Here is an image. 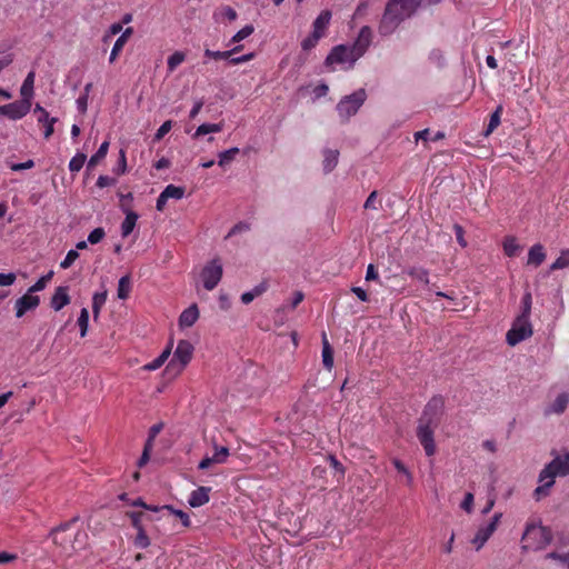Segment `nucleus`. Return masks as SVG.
Returning <instances> with one entry per match:
<instances>
[{
  "label": "nucleus",
  "mask_w": 569,
  "mask_h": 569,
  "mask_svg": "<svg viewBox=\"0 0 569 569\" xmlns=\"http://www.w3.org/2000/svg\"><path fill=\"white\" fill-rule=\"evenodd\" d=\"M443 408V398L440 396L432 397L426 405L422 415L418 420L417 437L428 457L436 453L433 433L440 425Z\"/></svg>",
  "instance_id": "obj_1"
},
{
  "label": "nucleus",
  "mask_w": 569,
  "mask_h": 569,
  "mask_svg": "<svg viewBox=\"0 0 569 569\" xmlns=\"http://www.w3.org/2000/svg\"><path fill=\"white\" fill-rule=\"evenodd\" d=\"M422 0H389L379 22L378 31L381 36H390L402 21L412 17Z\"/></svg>",
  "instance_id": "obj_2"
},
{
  "label": "nucleus",
  "mask_w": 569,
  "mask_h": 569,
  "mask_svg": "<svg viewBox=\"0 0 569 569\" xmlns=\"http://www.w3.org/2000/svg\"><path fill=\"white\" fill-rule=\"evenodd\" d=\"M76 521L77 518H73L70 521L53 528L50 532L53 543L59 546L68 556L74 551L83 549L86 546L87 533L80 530H71Z\"/></svg>",
  "instance_id": "obj_3"
},
{
  "label": "nucleus",
  "mask_w": 569,
  "mask_h": 569,
  "mask_svg": "<svg viewBox=\"0 0 569 569\" xmlns=\"http://www.w3.org/2000/svg\"><path fill=\"white\" fill-rule=\"evenodd\" d=\"M525 550H541L552 540L551 530L548 527L528 523L521 538Z\"/></svg>",
  "instance_id": "obj_4"
},
{
  "label": "nucleus",
  "mask_w": 569,
  "mask_h": 569,
  "mask_svg": "<svg viewBox=\"0 0 569 569\" xmlns=\"http://www.w3.org/2000/svg\"><path fill=\"white\" fill-rule=\"evenodd\" d=\"M552 455H555L553 459L539 472V482L546 479L555 480L556 477L569 476V451L565 455H556L555 451H552Z\"/></svg>",
  "instance_id": "obj_5"
},
{
  "label": "nucleus",
  "mask_w": 569,
  "mask_h": 569,
  "mask_svg": "<svg viewBox=\"0 0 569 569\" xmlns=\"http://www.w3.org/2000/svg\"><path fill=\"white\" fill-rule=\"evenodd\" d=\"M367 93L365 89H359L351 94L345 96L337 104L339 117L343 121H348L355 116L360 107L365 103Z\"/></svg>",
  "instance_id": "obj_6"
},
{
  "label": "nucleus",
  "mask_w": 569,
  "mask_h": 569,
  "mask_svg": "<svg viewBox=\"0 0 569 569\" xmlns=\"http://www.w3.org/2000/svg\"><path fill=\"white\" fill-rule=\"evenodd\" d=\"M531 336L532 326L530 323V319L518 316L513 321L511 329L507 332L506 339L508 345L516 346Z\"/></svg>",
  "instance_id": "obj_7"
},
{
  "label": "nucleus",
  "mask_w": 569,
  "mask_h": 569,
  "mask_svg": "<svg viewBox=\"0 0 569 569\" xmlns=\"http://www.w3.org/2000/svg\"><path fill=\"white\" fill-rule=\"evenodd\" d=\"M193 346L188 340H180L167 370L181 372L192 358Z\"/></svg>",
  "instance_id": "obj_8"
},
{
  "label": "nucleus",
  "mask_w": 569,
  "mask_h": 569,
  "mask_svg": "<svg viewBox=\"0 0 569 569\" xmlns=\"http://www.w3.org/2000/svg\"><path fill=\"white\" fill-rule=\"evenodd\" d=\"M357 60L358 59L353 57V52L349 46L339 44L331 49V51L329 52L325 60V64L327 67H330L333 64L348 63L346 69L349 70L353 68V64L356 63Z\"/></svg>",
  "instance_id": "obj_9"
},
{
  "label": "nucleus",
  "mask_w": 569,
  "mask_h": 569,
  "mask_svg": "<svg viewBox=\"0 0 569 569\" xmlns=\"http://www.w3.org/2000/svg\"><path fill=\"white\" fill-rule=\"evenodd\" d=\"M222 264L219 259L211 260L201 271V280L203 282V287L211 291L213 290L222 278Z\"/></svg>",
  "instance_id": "obj_10"
},
{
  "label": "nucleus",
  "mask_w": 569,
  "mask_h": 569,
  "mask_svg": "<svg viewBox=\"0 0 569 569\" xmlns=\"http://www.w3.org/2000/svg\"><path fill=\"white\" fill-rule=\"evenodd\" d=\"M501 517H502L501 512L495 513L493 517L490 519V521L487 525L479 527V529L477 530V532L472 539V543L476 546L477 550L482 548V546L488 541V539L497 530L498 525L501 520Z\"/></svg>",
  "instance_id": "obj_11"
},
{
  "label": "nucleus",
  "mask_w": 569,
  "mask_h": 569,
  "mask_svg": "<svg viewBox=\"0 0 569 569\" xmlns=\"http://www.w3.org/2000/svg\"><path fill=\"white\" fill-rule=\"evenodd\" d=\"M31 109V102L27 99L13 101L8 104L0 106V114L10 120H19L23 118Z\"/></svg>",
  "instance_id": "obj_12"
},
{
  "label": "nucleus",
  "mask_w": 569,
  "mask_h": 569,
  "mask_svg": "<svg viewBox=\"0 0 569 569\" xmlns=\"http://www.w3.org/2000/svg\"><path fill=\"white\" fill-rule=\"evenodd\" d=\"M372 39V31L370 27L365 26L360 29V32L358 34V38L356 39L355 43L350 46V49L353 52V57L359 59L363 56V53L367 51L371 43Z\"/></svg>",
  "instance_id": "obj_13"
},
{
  "label": "nucleus",
  "mask_w": 569,
  "mask_h": 569,
  "mask_svg": "<svg viewBox=\"0 0 569 569\" xmlns=\"http://www.w3.org/2000/svg\"><path fill=\"white\" fill-rule=\"evenodd\" d=\"M40 303V298L38 296H33L32 293H29L27 291L26 295L17 299L14 309H16V317L21 318L23 317L28 311L34 310Z\"/></svg>",
  "instance_id": "obj_14"
},
{
  "label": "nucleus",
  "mask_w": 569,
  "mask_h": 569,
  "mask_svg": "<svg viewBox=\"0 0 569 569\" xmlns=\"http://www.w3.org/2000/svg\"><path fill=\"white\" fill-rule=\"evenodd\" d=\"M210 491H211V488H209V487L197 488L196 490H193L190 493V497L188 500L189 505L192 508H198V507L206 505L209 501V492Z\"/></svg>",
  "instance_id": "obj_15"
},
{
  "label": "nucleus",
  "mask_w": 569,
  "mask_h": 569,
  "mask_svg": "<svg viewBox=\"0 0 569 569\" xmlns=\"http://www.w3.org/2000/svg\"><path fill=\"white\" fill-rule=\"evenodd\" d=\"M568 406H569V393L562 392L557 396L555 401L548 408H546L545 413L546 415H551V413L561 415L565 412V410L568 408Z\"/></svg>",
  "instance_id": "obj_16"
},
{
  "label": "nucleus",
  "mask_w": 569,
  "mask_h": 569,
  "mask_svg": "<svg viewBox=\"0 0 569 569\" xmlns=\"http://www.w3.org/2000/svg\"><path fill=\"white\" fill-rule=\"evenodd\" d=\"M70 303V297L68 295L67 287H58L54 291V295L51 298V308L56 311L61 310L64 306Z\"/></svg>",
  "instance_id": "obj_17"
},
{
  "label": "nucleus",
  "mask_w": 569,
  "mask_h": 569,
  "mask_svg": "<svg viewBox=\"0 0 569 569\" xmlns=\"http://www.w3.org/2000/svg\"><path fill=\"white\" fill-rule=\"evenodd\" d=\"M33 113H39L38 122H48L47 130H44V138L49 139L54 131L53 126L58 119L50 118L48 111L44 110L40 104H36Z\"/></svg>",
  "instance_id": "obj_18"
},
{
  "label": "nucleus",
  "mask_w": 569,
  "mask_h": 569,
  "mask_svg": "<svg viewBox=\"0 0 569 569\" xmlns=\"http://www.w3.org/2000/svg\"><path fill=\"white\" fill-rule=\"evenodd\" d=\"M132 33H133V29L127 28L121 33V36L116 40V42L112 47L110 57H109L110 63L116 61L117 57L119 56V53L121 52V50L123 49L124 44L127 43L128 39L131 37Z\"/></svg>",
  "instance_id": "obj_19"
},
{
  "label": "nucleus",
  "mask_w": 569,
  "mask_h": 569,
  "mask_svg": "<svg viewBox=\"0 0 569 569\" xmlns=\"http://www.w3.org/2000/svg\"><path fill=\"white\" fill-rule=\"evenodd\" d=\"M198 318V307L197 305H192L182 311V313L179 317V325L180 327H191L197 321Z\"/></svg>",
  "instance_id": "obj_20"
},
{
  "label": "nucleus",
  "mask_w": 569,
  "mask_h": 569,
  "mask_svg": "<svg viewBox=\"0 0 569 569\" xmlns=\"http://www.w3.org/2000/svg\"><path fill=\"white\" fill-rule=\"evenodd\" d=\"M546 259V253L542 244H533L528 252V264L539 267Z\"/></svg>",
  "instance_id": "obj_21"
},
{
  "label": "nucleus",
  "mask_w": 569,
  "mask_h": 569,
  "mask_svg": "<svg viewBox=\"0 0 569 569\" xmlns=\"http://www.w3.org/2000/svg\"><path fill=\"white\" fill-rule=\"evenodd\" d=\"M331 20V12L323 10L313 21L312 30L318 31L320 34L326 36V31Z\"/></svg>",
  "instance_id": "obj_22"
},
{
  "label": "nucleus",
  "mask_w": 569,
  "mask_h": 569,
  "mask_svg": "<svg viewBox=\"0 0 569 569\" xmlns=\"http://www.w3.org/2000/svg\"><path fill=\"white\" fill-rule=\"evenodd\" d=\"M322 363L328 370H331L333 367V350L325 332L322 333Z\"/></svg>",
  "instance_id": "obj_23"
},
{
  "label": "nucleus",
  "mask_w": 569,
  "mask_h": 569,
  "mask_svg": "<svg viewBox=\"0 0 569 569\" xmlns=\"http://www.w3.org/2000/svg\"><path fill=\"white\" fill-rule=\"evenodd\" d=\"M139 216L133 211H126V218L121 223V236L128 237L136 227Z\"/></svg>",
  "instance_id": "obj_24"
},
{
  "label": "nucleus",
  "mask_w": 569,
  "mask_h": 569,
  "mask_svg": "<svg viewBox=\"0 0 569 569\" xmlns=\"http://www.w3.org/2000/svg\"><path fill=\"white\" fill-rule=\"evenodd\" d=\"M339 151L326 149L323 151V170L326 173L331 172L338 164Z\"/></svg>",
  "instance_id": "obj_25"
},
{
  "label": "nucleus",
  "mask_w": 569,
  "mask_h": 569,
  "mask_svg": "<svg viewBox=\"0 0 569 569\" xmlns=\"http://www.w3.org/2000/svg\"><path fill=\"white\" fill-rule=\"evenodd\" d=\"M34 77H36L34 71H30L27 74V77L20 88V94H21L22 99H27L30 102H31V99L33 96Z\"/></svg>",
  "instance_id": "obj_26"
},
{
  "label": "nucleus",
  "mask_w": 569,
  "mask_h": 569,
  "mask_svg": "<svg viewBox=\"0 0 569 569\" xmlns=\"http://www.w3.org/2000/svg\"><path fill=\"white\" fill-rule=\"evenodd\" d=\"M130 290H131L130 277L128 274L121 277L118 282V290H117L118 298L121 300H126L129 297Z\"/></svg>",
  "instance_id": "obj_27"
},
{
  "label": "nucleus",
  "mask_w": 569,
  "mask_h": 569,
  "mask_svg": "<svg viewBox=\"0 0 569 569\" xmlns=\"http://www.w3.org/2000/svg\"><path fill=\"white\" fill-rule=\"evenodd\" d=\"M109 149V142L104 141L100 144L98 151L91 156V158L88 161V169L94 168L108 153Z\"/></svg>",
  "instance_id": "obj_28"
},
{
  "label": "nucleus",
  "mask_w": 569,
  "mask_h": 569,
  "mask_svg": "<svg viewBox=\"0 0 569 569\" xmlns=\"http://www.w3.org/2000/svg\"><path fill=\"white\" fill-rule=\"evenodd\" d=\"M222 128H223L222 123H202L197 128L193 137L198 138V137H201V136H204L208 133L220 132L222 130Z\"/></svg>",
  "instance_id": "obj_29"
},
{
  "label": "nucleus",
  "mask_w": 569,
  "mask_h": 569,
  "mask_svg": "<svg viewBox=\"0 0 569 569\" xmlns=\"http://www.w3.org/2000/svg\"><path fill=\"white\" fill-rule=\"evenodd\" d=\"M241 47H236L228 51H212L210 49L204 50V57L214 59V60H229L233 56L234 52L239 51Z\"/></svg>",
  "instance_id": "obj_30"
},
{
  "label": "nucleus",
  "mask_w": 569,
  "mask_h": 569,
  "mask_svg": "<svg viewBox=\"0 0 569 569\" xmlns=\"http://www.w3.org/2000/svg\"><path fill=\"white\" fill-rule=\"evenodd\" d=\"M556 480L546 479L545 481L540 482L541 485L538 486L533 491V497L536 500H540L542 497H547L550 492V489L555 486Z\"/></svg>",
  "instance_id": "obj_31"
},
{
  "label": "nucleus",
  "mask_w": 569,
  "mask_h": 569,
  "mask_svg": "<svg viewBox=\"0 0 569 569\" xmlns=\"http://www.w3.org/2000/svg\"><path fill=\"white\" fill-rule=\"evenodd\" d=\"M107 300V291L96 292L92 297V313L93 318L97 319L99 317L100 310Z\"/></svg>",
  "instance_id": "obj_32"
},
{
  "label": "nucleus",
  "mask_w": 569,
  "mask_h": 569,
  "mask_svg": "<svg viewBox=\"0 0 569 569\" xmlns=\"http://www.w3.org/2000/svg\"><path fill=\"white\" fill-rule=\"evenodd\" d=\"M171 346H172V342H170V345L161 352V355L158 358H156L150 363L146 365L144 368L147 370H156V369L160 368L166 362V360L169 358V356L171 353Z\"/></svg>",
  "instance_id": "obj_33"
},
{
  "label": "nucleus",
  "mask_w": 569,
  "mask_h": 569,
  "mask_svg": "<svg viewBox=\"0 0 569 569\" xmlns=\"http://www.w3.org/2000/svg\"><path fill=\"white\" fill-rule=\"evenodd\" d=\"M407 273L408 276H410L411 278L425 283V284H429V272L428 270L423 269V268H417V267H412L410 269L407 270Z\"/></svg>",
  "instance_id": "obj_34"
},
{
  "label": "nucleus",
  "mask_w": 569,
  "mask_h": 569,
  "mask_svg": "<svg viewBox=\"0 0 569 569\" xmlns=\"http://www.w3.org/2000/svg\"><path fill=\"white\" fill-rule=\"evenodd\" d=\"M325 36L320 34L318 31H313L311 32L310 36H308L306 39L302 40L301 42V48L305 50V51H310L311 49H313L317 43L319 42V40L321 38H323Z\"/></svg>",
  "instance_id": "obj_35"
},
{
  "label": "nucleus",
  "mask_w": 569,
  "mask_h": 569,
  "mask_svg": "<svg viewBox=\"0 0 569 569\" xmlns=\"http://www.w3.org/2000/svg\"><path fill=\"white\" fill-rule=\"evenodd\" d=\"M162 192H163V198L179 200L184 196V188L177 187L173 184H168Z\"/></svg>",
  "instance_id": "obj_36"
},
{
  "label": "nucleus",
  "mask_w": 569,
  "mask_h": 569,
  "mask_svg": "<svg viewBox=\"0 0 569 569\" xmlns=\"http://www.w3.org/2000/svg\"><path fill=\"white\" fill-rule=\"evenodd\" d=\"M238 153H239V148H237V147L230 148L228 150L220 152L219 161H218L219 166L223 167L227 163L231 162Z\"/></svg>",
  "instance_id": "obj_37"
},
{
  "label": "nucleus",
  "mask_w": 569,
  "mask_h": 569,
  "mask_svg": "<svg viewBox=\"0 0 569 569\" xmlns=\"http://www.w3.org/2000/svg\"><path fill=\"white\" fill-rule=\"evenodd\" d=\"M502 110V106H498L495 112L491 114L486 130V136L490 134L499 126Z\"/></svg>",
  "instance_id": "obj_38"
},
{
  "label": "nucleus",
  "mask_w": 569,
  "mask_h": 569,
  "mask_svg": "<svg viewBox=\"0 0 569 569\" xmlns=\"http://www.w3.org/2000/svg\"><path fill=\"white\" fill-rule=\"evenodd\" d=\"M569 266V249L561 251L560 256L550 266V270H559Z\"/></svg>",
  "instance_id": "obj_39"
},
{
  "label": "nucleus",
  "mask_w": 569,
  "mask_h": 569,
  "mask_svg": "<svg viewBox=\"0 0 569 569\" xmlns=\"http://www.w3.org/2000/svg\"><path fill=\"white\" fill-rule=\"evenodd\" d=\"M503 250L508 257L517 256L520 250V246L516 242V239L512 237L506 238L503 242Z\"/></svg>",
  "instance_id": "obj_40"
},
{
  "label": "nucleus",
  "mask_w": 569,
  "mask_h": 569,
  "mask_svg": "<svg viewBox=\"0 0 569 569\" xmlns=\"http://www.w3.org/2000/svg\"><path fill=\"white\" fill-rule=\"evenodd\" d=\"M87 160V156L84 153H77L71 158L69 162V170L71 172H78L82 169L84 162Z\"/></svg>",
  "instance_id": "obj_41"
},
{
  "label": "nucleus",
  "mask_w": 569,
  "mask_h": 569,
  "mask_svg": "<svg viewBox=\"0 0 569 569\" xmlns=\"http://www.w3.org/2000/svg\"><path fill=\"white\" fill-rule=\"evenodd\" d=\"M53 276V271H49L47 274L42 276L34 284H32L28 291L29 293L41 291L46 288L47 283L51 280Z\"/></svg>",
  "instance_id": "obj_42"
},
{
  "label": "nucleus",
  "mask_w": 569,
  "mask_h": 569,
  "mask_svg": "<svg viewBox=\"0 0 569 569\" xmlns=\"http://www.w3.org/2000/svg\"><path fill=\"white\" fill-rule=\"evenodd\" d=\"M211 457L214 463H224L229 457V449L227 447H218L214 445V453Z\"/></svg>",
  "instance_id": "obj_43"
},
{
  "label": "nucleus",
  "mask_w": 569,
  "mask_h": 569,
  "mask_svg": "<svg viewBox=\"0 0 569 569\" xmlns=\"http://www.w3.org/2000/svg\"><path fill=\"white\" fill-rule=\"evenodd\" d=\"M186 59V56L181 51H176L168 58V69L172 72L179 64H181Z\"/></svg>",
  "instance_id": "obj_44"
},
{
  "label": "nucleus",
  "mask_w": 569,
  "mask_h": 569,
  "mask_svg": "<svg viewBox=\"0 0 569 569\" xmlns=\"http://www.w3.org/2000/svg\"><path fill=\"white\" fill-rule=\"evenodd\" d=\"M254 31V28L252 24H247L242 29H240L230 40V43H236L239 41L244 40L250 34H252Z\"/></svg>",
  "instance_id": "obj_45"
},
{
  "label": "nucleus",
  "mask_w": 569,
  "mask_h": 569,
  "mask_svg": "<svg viewBox=\"0 0 569 569\" xmlns=\"http://www.w3.org/2000/svg\"><path fill=\"white\" fill-rule=\"evenodd\" d=\"M89 323V311L86 308H82L80 311V316L78 318V326L80 328V336L84 337L88 331Z\"/></svg>",
  "instance_id": "obj_46"
},
{
  "label": "nucleus",
  "mask_w": 569,
  "mask_h": 569,
  "mask_svg": "<svg viewBox=\"0 0 569 569\" xmlns=\"http://www.w3.org/2000/svg\"><path fill=\"white\" fill-rule=\"evenodd\" d=\"M521 305H522V311H521L520 317H525V318H529L530 319L531 306H532V296H531V293L529 291H527L523 295L522 300H521Z\"/></svg>",
  "instance_id": "obj_47"
},
{
  "label": "nucleus",
  "mask_w": 569,
  "mask_h": 569,
  "mask_svg": "<svg viewBox=\"0 0 569 569\" xmlns=\"http://www.w3.org/2000/svg\"><path fill=\"white\" fill-rule=\"evenodd\" d=\"M137 537L134 539V546L140 549H146L150 546V539L143 529L137 530Z\"/></svg>",
  "instance_id": "obj_48"
},
{
  "label": "nucleus",
  "mask_w": 569,
  "mask_h": 569,
  "mask_svg": "<svg viewBox=\"0 0 569 569\" xmlns=\"http://www.w3.org/2000/svg\"><path fill=\"white\" fill-rule=\"evenodd\" d=\"M162 509H167V510H169L171 513L176 515V516L181 520V522H182V525H183L184 527H190V523H191V522H190L189 515H188V513H186L184 511H182V510H177V509H174L172 506H168V505L162 506Z\"/></svg>",
  "instance_id": "obj_49"
},
{
  "label": "nucleus",
  "mask_w": 569,
  "mask_h": 569,
  "mask_svg": "<svg viewBox=\"0 0 569 569\" xmlns=\"http://www.w3.org/2000/svg\"><path fill=\"white\" fill-rule=\"evenodd\" d=\"M393 466H395V468L397 469V471L399 473L405 476L407 485L410 486L412 483V475L407 469V467L400 460H398V459L393 460Z\"/></svg>",
  "instance_id": "obj_50"
},
{
  "label": "nucleus",
  "mask_w": 569,
  "mask_h": 569,
  "mask_svg": "<svg viewBox=\"0 0 569 569\" xmlns=\"http://www.w3.org/2000/svg\"><path fill=\"white\" fill-rule=\"evenodd\" d=\"M546 559L557 560L560 563H562L563 566H566L567 568H569V552H565V553H559L556 551L549 552L546 555Z\"/></svg>",
  "instance_id": "obj_51"
},
{
  "label": "nucleus",
  "mask_w": 569,
  "mask_h": 569,
  "mask_svg": "<svg viewBox=\"0 0 569 569\" xmlns=\"http://www.w3.org/2000/svg\"><path fill=\"white\" fill-rule=\"evenodd\" d=\"M106 236L103 228L93 229L88 236V242L91 244L99 243Z\"/></svg>",
  "instance_id": "obj_52"
},
{
  "label": "nucleus",
  "mask_w": 569,
  "mask_h": 569,
  "mask_svg": "<svg viewBox=\"0 0 569 569\" xmlns=\"http://www.w3.org/2000/svg\"><path fill=\"white\" fill-rule=\"evenodd\" d=\"M79 258V253L77 250L68 251L66 258L61 261L60 267L62 269H68L72 266V263Z\"/></svg>",
  "instance_id": "obj_53"
},
{
  "label": "nucleus",
  "mask_w": 569,
  "mask_h": 569,
  "mask_svg": "<svg viewBox=\"0 0 569 569\" xmlns=\"http://www.w3.org/2000/svg\"><path fill=\"white\" fill-rule=\"evenodd\" d=\"M172 121L171 120H167L164 121L160 128L157 130L156 134H154V141H160L172 128Z\"/></svg>",
  "instance_id": "obj_54"
},
{
  "label": "nucleus",
  "mask_w": 569,
  "mask_h": 569,
  "mask_svg": "<svg viewBox=\"0 0 569 569\" xmlns=\"http://www.w3.org/2000/svg\"><path fill=\"white\" fill-rule=\"evenodd\" d=\"M250 229V224L247 223V222H243V221H240L238 222L237 224H234L230 231L228 232L227 237L226 238H230L237 233H241V232H246Z\"/></svg>",
  "instance_id": "obj_55"
},
{
  "label": "nucleus",
  "mask_w": 569,
  "mask_h": 569,
  "mask_svg": "<svg viewBox=\"0 0 569 569\" xmlns=\"http://www.w3.org/2000/svg\"><path fill=\"white\" fill-rule=\"evenodd\" d=\"M17 279L16 273L9 272V273H2L0 272V287H8L14 283Z\"/></svg>",
  "instance_id": "obj_56"
},
{
  "label": "nucleus",
  "mask_w": 569,
  "mask_h": 569,
  "mask_svg": "<svg viewBox=\"0 0 569 569\" xmlns=\"http://www.w3.org/2000/svg\"><path fill=\"white\" fill-rule=\"evenodd\" d=\"M163 423H156L149 429V436L146 441V445L152 446V442L154 438L158 436V433L162 430Z\"/></svg>",
  "instance_id": "obj_57"
},
{
  "label": "nucleus",
  "mask_w": 569,
  "mask_h": 569,
  "mask_svg": "<svg viewBox=\"0 0 569 569\" xmlns=\"http://www.w3.org/2000/svg\"><path fill=\"white\" fill-rule=\"evenodd\" d=\"M473 499H475V498H473V493H471V492H467V493H466V496H465V498H463V500H462V502H461V506H460V507H461L466 512H468V513H470V512L472 511V507H473Z\"/></svg>",
  "instance_id": "obj_58"
},
{
  "label": "nucleus",
  "mask_w": 569,
  "mask_h": 569,
  "mask_svg": "<svg viewBox=\"0 0 569 569\" xmlns=\"http://www.w3.org/2000/svg\"><path fill=\"white\" fill-rule=\"evenodd\" d=\"M453 231H455V234H456V238H457L458 243H459L461 247H466V246H467V242H466V240H465V238H463V228H462L460 224L456 223V224L453 226Z\"/></svg>",
  "instance_id": "obj_59"
},
{
  "label": "nucleus",
  "mask_w": 569,
  "mask_h": 569,
  "mask_svg": "<svg viewBox=\"0 0 569 569\" xmlns=\"http://www.w3.org/2000/svg\"><path fill=\"white\" fill-rule=\"evenodd\" d=\"M128 516L130 517L131 519V522H132V526L139 530V529H143L142 525H141V517H142V512H129Z\"/></svg>",
  "instance_id": "obj_60"
},
{
  "label": "nucleus",
  "mask_w": 569,
  "mask_h": 569,
  "mask_svg": "<svg viewBox=\"0 0 569 569\" xmlns=\"http://www.w3.org/2000/svg\"><path fill=\"white\" fill-rule=\"evenodd\" d=\"M116 183V179L108 176H100L97 180V186L99 188L109 187Z\"/></svg>",
  "instance_id": "obj_61"
},
{
  "label": "nucleus",
  "mask_w": 569,
  "mask_h": 569,
  "mask_svg": "<svg viewBox=\"0 0 569 569\" xmlns=\"http://www.w3.org/2000/svg\"><path fill=\"white\" fill-rule=\"evenodd\" d=\"M151 449H152V446L144 445L143 452L138 461L139 467H143L149 461Z\"/></svg>",
  "instance_id": "obj_62"
},
{
  "label": "nucleus",
  "mask_w": 569,
  "mask_h": 569,
  "mask_svg": "<svg viewBox=\"0 0 569 569\" xmlns=\"http://www.w3.org/2000/svg\"><path fill=\"white\" fill-rule=\"evenodd\" d=\"M253 56H254L253 53H248V54H243L240 57L232 56L231 58H229V61L231 64H239V63L250 61L253 58Z\"/></svg>",
  "instance_id": "obj_63"
},
{
  "label": "nucleus",
  "mask_w": 569,
  "mask_h": 569,
  "mask_svg": "<svg viewBox=\"0 0 569 569\" xmlns=\"http://www.w3.org/2000/svg\"><path fill=\"white\" fill-rule=\"evenodd\" d=\"M77 108L78 110L81 112V113H84L87 111V108H88V97L87 94H81L78 99H77Z\"/></svg>",
  "instance_id": "obj_64"
}]
</instances>
